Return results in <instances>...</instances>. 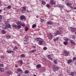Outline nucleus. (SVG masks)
I'll return each instance as SVG.
<instances>
[{
	"label": "nucleus",
	"instance_id": "nucleus-1",
	"mask_svg": "<svg viewBox=\"0 0 76 76\" xmlns=\"http://www.w3.org/2000/svg\"><path fill=\"white\" fill-rule=\"evenodd\" d=\"M36 41H38L39 42L38 44L39 45H42V42H44V40L42 38H37L35 39Z\"/></svg>",
	"mask_w": 76,
	"mask_h": 76
},
{
	"label": "nucleus",
	"instance_id": "nucleus-2",
	"mask_svg": "<svg viewBox=\"0 0 76 76\" xmlns=\"http://www.w3.org/2000/svg\"><path fill=\"white\" fill-rule=\"evenodd\" d=\"M6 74L8 76H10L12 75V71L11 70H8L6 72Z\"/></svg>",
	"mask_w": 76,
	"mask_h": 76
},
{
	"label": "nucleus",
	"instance_id": "nucleus-3",
	"mask_svg": "<svg viewBox=\"0 0 76 76\" xmlns=\"http://www.w3.org/2000/svg\"><path fill=\"white\" fill-rule=\"evenodd\" d=\"M48 36L49 39H53V35L51 33H49L48 34Z\"/></svg>",
	"mask_w": 76,
	"mask_h": 76
},
{
	"label": "nucleus",
	"instance_id": "nucleus-4",
	"mask_svg": "<svg viewBox=\"0 0 76 76\" xmlns=\"http://www.w3.org/2000/svg\"><path fill=\"white\" fill-rule=\"evenodd\" d=\"M61 32H62V31H61L60 30H58L56 31V32L55 33V34L56 35H58L60 34Z\"/></svg>",
	"mask_w": 76,
	"mask_h": 76
},
{
	"label": "nucleus",
	"instance_id": "nucleus-5",
	"mask_svg": "<svg viewBox=\"0 0 76 76\" xmlns=\"http://www.w3.org/2000/svg\"><path fill=\"white\" fill-rule=\"evenodd\" d=\"M20 19L21 20H23V19L25 20H26V18H25V16H24L23 15H21L20 16Z\"/></svg>",
	"mask_w": 76,
	"mask_h": 76
},
{
	"label": "nucleus",
	"instance_id": "nucleus-6",
	"mask_svg": "<svg viewBox=\"0 0 76 76\" xmlns=\"http://www.w3.org/2000/svg\"><path fill=\"white\" fill-rule=\"evenodd\" d=\"M6 28H10L11 27V26L10 25V24L8 23V22H7V23L6 25Z\"/></svg>",
	"mask_w": 76,
	"mask_h": 76
},
{
	"label": "nucleus",
	"instance_id": "nucleus-7",
	"mask_svg": "<svg viewBox=\"0 0 76 76\" xmlns=\"http://www.w3.org/2000/svg\"><path fill=\"white\" fill-rule=\"evenodd\" d=\"M73 61L72 59H69L67 61V63L68 64H70V63H72Z\"/></svg>",
	"mask_w": 76,
	"mask_h": 76
},
{
	"label": "nucleus",
	"instance_id": "nucleus-8",
	"mask_svg": "<svg viewBox=\"0 0 76 76\" xmlns=\"http://www.w3.org/2000/svg\"><path fill=\"white\" fill-rule=\"evenodd\" d=\"M58 69H59V68L58 67H54L53 68V71H57Z\"/></svg>",
	"mask_w": 76,
	"mask_h": 76
},
{
	"label": "nucleus",
	"instance_id": "nucleus-9",
	"mask_svg": "<svg viewBox=\"0 0 76 76\" xmlns=\"http://www.w3.org/2000/svg\"><path fill=\"white\" fill-rule=\"evenodd\" d=\"M70 42L72 45H75V42L73 41V40H70Z\"/></svg>",
	"mask_w": 76,
	"mask_h": 76
},
{
	"label": "nucleus",
	"instance_id": "nucleus-10",
	"mask_svg": "<svg viewBox=\"0 0 76 76\" xmlns=\"http://www.w3.org/2000/svg\"><path fill=\"white\" fill-rule=\"evenodd\" d=\"M50 3L51 4H52V5H53V4H56V3L54 2V0H51Z\"/></svg>",
	"mask_w": 76,
	"mask_h": 76
},
{
	"label": "nucleus",
	"instance_id": "nucleus-11",
	"mask_svg": "<svg viewBox=\"0 0 76 76\" xmlns=\"http://www.w3.org/2000/svg\"><path fill=\"white\" fill-rule=\"evenodd\" d=\"M47 23L48 25H53V22L51 21H48Z\"/></svg>",
	"mask_w": 76,
	"mask_h": 76
},
{
	"label": "nucleus",
	"instance_id": "nucleus-12",
	"mask_svg": "<svg viewBox=\"0 0 76 76\" xmlns=\"http://www.w3.org/2000/svg\"><path fill=\"white\" fill-rule=\"evenodd\" d=\"M59 39V37H57L56 38L54 39L53 40L54 42H56L57 41H58Z\"/></svg>",
	"mask_w": 76,
	"mask_h": 76
},
{
	"label": "nucleus",
	"instance_id": "nucleus-13",
	"mask_svg": "<svg viewBox=\"0 0 76 76\" xmlns=\"http://www.w3.org/2000/svg\"><path fill=\"white\" fill-rule=\"evenodd\" d=\"M71 30L72 32H75V31H76V29L74 28L71 27Z\"/></svg>",
	"mask_w": 76,
	"mask_h": 76
},
{
	"label": "nucleus",
	"instance_id": "nucleus-14",
	"mask_svg": "<svg viewBox=\"0 0 76 76\" xmlns=\"http://www.w3.org/2000/svg\"><path fill=\"white\" fill-rule=\"evenodd\" d=\"M23 57H25V55L24 54H22L20 55V58H22Z\"/></svg>",
	"mask_w": 76,
	"mask_h": 76
},
{
	"label": "nucleus",
	"instance_id": "nucleus-15",
	"mask_svg": "<svg viewBox=\"0 0 76 76\" xmlns=\"http://www.w3.org/2000/svg\"><path fill=\"white\" fill-rule=\"evenodd\" d=\"M48 58L50 59V60H53V59L51 58V56L50 55H48Z\"/></svg>",
	"mask_w": 76,
	"mask_h": 76
},
{
	"label": "nucleus",
	"instance_id": "nucleus-16",
	"mask_svg": "<svg viewBox=\"0 0 76 76\" xmlns=\"http://www.w3.org/2000/svg\"><path fill=\"white\" fill-rule=\"evenodd\" d=\"M29 72V71L28 70H26L24 72V73H25V74H28Z\"/></svg>",
	"mask_w": 76,
	"mask_h": 76
},
{
	"label": "nucleus",
	"instance_id": "nucleus-17",
	"mask_svg": "<svg viewBox=\"0 0 76 76\" xmlns=\"http://www.w3.org/2000/svg\"><path fill=\"white\" fill-rule=\"evenodd\" d=\"M12 27H13V28H17V26H16V25H12Z\"/></svg>",
	"mask_w": 76,
	"mask_h": 76
},
{
	"label": "nucleus",
	"instance_id": "nucleus-18",
	"mask_svg": "<svg viewBox=\"0 0 76 76\" xmlns=\"http://www.w3.org/2000/svg\"><path fill=\"white\" fill-rule=\"evenodd\" d=\"M72 4L71 3H69V2H67L66 4V6H72Z\"/></svg>",
	"mask_w": 76,
	"mask_h": 76
},
{
	"label": "nucleus",
	"instance_id": "nucleus-19",
	"mask_svg": "<svg viewBox=\"0 0 76 76\" xmlns=\"http://www.w3.org/2000/svg\"><path fill=\"white\" fill-rule=\"evenodd\" d=\"M4 69L0 68V71L1 72H4Z\"/></svg>",
	"mask_w": 76,
	"mask_h": 76
},
{
	"label": "nucleus",
	"instance_id": "nucleus-20",
	"mask_svg": "<svg viewBox=\"0 0 76 76\" xmlns=\"http://www.w3.org/2000/svg\"><path fill=\"white\" fill-rule=\"evenodd\" d=\"M1 32L2 34H5L6 33V31H4V30H2Z\"/></svg>",
	"mask_w": 76,
	"mask_h": 76
},
{
	"label": "nucleus",
	"instance_id": "nucleus-21",
	"mask_svg": "<svg viewBox=\"0 0 76 76\" xmlns=\"http://www.w3.org/2000/svg\"><path fill=\"white\" fill-rule=\"evenodd\" d=\"M37 51L36 50H32L31 51H30V53H35V51Z\"/></svg>",
	"mask_w": 76,
	"mask_h": 76
},
{
	"label": "nucleus",
	"instance_id": "nucleus-22",
	"mask_svg": "<svg viewBox=\"0 0 76 76\" xmlns=\"http://www.w3.org/2000/svg\"><path fill=\"white\" fill-rule=\"evenodd\" d=\"M17 71H19V72H22V70L20 69V68H18L17 69Z\"/></svg>",
	"mask_w": 76,
	"mask_h": 76
},
{
	"label": "nucleus",
	"instance_id": "nucleus-23",
	"mask_svg": "<svg viewBox=\"0 0 76 76\" xmlns=\"http://www.w3.org/2000/svg\"><path fill=\"white\" fill-rule=\"evenodd\" d=\"M18 50V47L15 46V48H13V50L14 51H15V50Z\"/></svg>",
	"mask_w": 76,
	"mask_h": 76
},
{
	"label": "nucleus",
	"instance_id": "nucleus-24",
	"mask_svg": "<svg viewBox=\"0 0 76 76\" xmlns=\"http://www.w3.org/2000/svg\"><path fill=\"white\" fill-rule=\"evenodd\" d=\"M75 75V73L74 72H72L71 73V74L70 75V76H74Z\"/></svg>",
	"mask_w": 76,
	"mask_h": 76
},
{
	"label": "nucleus",
	"instance_id": "nucleus-25",
	"mask_svg": "<svg viewBox=\"0 0 76 76\" xmlns=\"http://www.w3.org/2000/svg\"><path fill=\"white\" fill-rule=\"evenodd\" d=\"M41 66V65L40 64H38L37 65V68H40Z\"/></svg>",
	"mask_w": 76,
	"mask_h": 76
},
{
	"label": "nucleus",
	"instance_id": "nucleus-26",
	"mask_svg": "<svg viewBox=\"0 0 76 76\" xmlns=\"http://www.w3.org/2000/svg\"><path fill=\"white\" fill-rule=\"evenodd\" d=\"M22 13H25L26 12V10H24L23 9L21 10Z\"/></svg>",
	"mask_w": 76,
	"mask_h": 76
},
{
	"label": "nucleus",
	"instance_id": "nucleus-27",
	"mask_svg": "<svg viewBox=\"0 0 76 76\" xmlns=\"http://www.w3.org/2000/svg\"><path fill=\"white\" fill-rule=\"evenodd\" d=\"M17 25H21L22 22L20 21H18L17 23Z\"/></svg>",
	"mask_w": 76,
	"mask_h": 76
},
{
	"label": "nucleus",
	"instance_id": "nucleus-28",
	"mask_svg": "<svg viewBox=\"0 0 76 76\" xmlns=\"http://www.w3.org/2000/svg\"><path fill=\"white\" fill-rule=\"evenodd\" d=\"M42 4H46V3H45V1H42Z\"/></svg>",
	"mask_w": 76,
	"mask_h": 76
},
{
	"label": "nucleus",
	"instance_id": "nucleus-29",
	"mask_svg": "<svg viewBox=\"0 0 76 76\" xmlns=\"http://www.w3.org/2000/svg\"><path fill=\"white\" fill-rule=\"evenodd\" d=\"M36 24H34L32 26V28H34L35 27H36Z\"/></svg>",
	"mask_w": 76,
	"mask_h": 76
},
{
	"label": "nucleus",
	"instance_id": "nucleus-30",
	"mask_svg": "<svg viewBox=\"0 0 76 76\" xmlns=\"http://www.w3.org/2000/svg\"><path fill=\"white\" fill-rule=\"evenodd\" d=\"M40 21L41 22H44V19H41L40 20Z\"/></svg>",
	"mask_w": 76,
	"mask_h": 76
},
{
	"label": "nucleus",
	"instance_id": "nucleus-31",
	"mask_svg": "<svg viewBox=\"0 0 76 76\" xmlns=\"http://www.w3.org/2000/svg\"><path fill=\"white\" fill-rule=\"evenodd\" d=\"M7 53H12V51L10 50H7Z\"/></svg>",
	"mask_w": 76,
	"mask_h": 76
},
{
	"label": "nucleus",
	"instance_id": "nucleus-32",
	"mask_svg": "<svg viewBox=\"0 0 76 76\" xmlns=\"http://www.w3.org/2000/svg\"><path fill=\"white\" fill-rule=\"evenodd\" d=\"M17 28L18 29H19V28H21V26L20 25H18V26H17Z\"/></svg>",
	"mask_w": 76,
	"mask_h": 76
},
{
	"label": "nucleus",
	"instance_id": "nucleus-33",
	"mask_svg": "<svg viewBox=\"0 0 76 76\" xmlns=\"http://www.w3.org/2000/svg\"><path fill=\"white\" fill-rule=\"evenodd\" d=\"M59 7H61V8H63L64 7V6L60 4L59 5Z\"/></svg>",
	"mask_w": 76,
	"mask_h": 76
},
{
	"label": "nucleus",
	"instance_id": "nucleus-34",
	"mask_svg": "<svg viewBox=\"0 0 76 76\" xmlns=\"http://www.w3.org/2000/svg\"><path fill=\"white\" fill-rule=\"evenodd\" d=\"M67 73L69 74V75L70 76V74H71V72H70V71H67Z\"/></svg>",
	"mask_w": 76,
	"mask_h": 76
},
{
	"label": "nucleus",
	"instance_id": "nucleus-35",
	"mask_svg": "<svg viewBox=\"0 0 76 76\" xmlns=\"http://www.w3.org/2000/svg\"><path fill=\"white\" fill-rule=\"evenodd\" d=\"M11 37V36L9 35H8L7 36V38H8V39H9V38H10Z\"/></svg>",
	"mask_w": 76,
	"mask_h": 76
},
{
	"label": "nucleus",
	"instance_id": "nucleus-36",
	"mask_svg": "<svg viewBox=\"0 0 76 76\" xmlns=\"http://www.w3.org/2000/svg\"><path fill=\"white\" fill-rule=\"evenodd\" d=\"M19 63H20V64H22L23 63V62H22V61L20 60L19 61Z\"/></svg>",
	"mask_w": 76,
	"mask_h": 76
},
{
	"label": "nucleus",
	"instance_id": "nucleus-37",
	"mask_svg": "<svg viewBox=\"0 0 76 76\" xmlns=\"http://www.w3.org/2000/svg\"><path fill=\"white\" fill-rule=\"evenodd\" d=\"M69 53H70V52L69 51L67 52L66 53V56H67L69 54Z\"/></svg>",
	"mask_w": 76,
	"mask_h": 76
},
{
	"label": "nucleus",
	"instance_id": "nucleus-38",
	"mask_svg": "<svg viewBox=\"0 0 76 76\" xmlns=\"http://www.w3.org/2000/svg\"><path fill=\"white\" fill-rule=\"evenodd\" d=\"M64 45H67V42H64Z\"/></svg>",
	"mask_w": 76,
	"mask_h": 76
},
{
	"label": "nucleus",
	"instance_id": "nucleus-39",
	"mask_svg": "<svg viewBox=\"0 0 76 76\" xmlns=\"http://www.w3.org/2000/svg\"><path fill=\"white\" fill-rule=\"evenodd\" d=\"M1 19H2V16L1 15H0V21L1 22Z\"/></svg>",
	"mask_w": 76,
	"mask_h": 76
},
{
	"label": "nucleus",
	"instance_id": "nucleus-40",
	"mask_svg": "<svg viewBox=\"0 0 76 76\" xmlns=\"http://www.w3.org/2000/svg\"><path fill=\"white\" fill-rule=\"evenodd\" d=\"M53 62L55 64H57V61H54Z\"/></svg>",
	"mask_w": 76,
	"mask_h": 76
},
{
	"label": "nucleus",
	"instance_id": "nucleus-41",
	"mask_svg": "<svg viewBox=\"0 0 76 76\" xmlns=\"http://www.w3.org/2000/svg\"><path fill=\"white\" fill-rule=\"evenodd\" d=\"M22 9L25 10H26V7H22Z\"/></svg>",
	"mask_w": 76,
	"mask_h": 76
},
{
	"label": "nucleus",
	"instance_id": "nucleus-42",
	"mask_svg": "<svg viewBox=\"0 0 76 76\" xmlns=\"http://www.w3.org/2000/svg\"><path fill=\"white\" fill-rule=\"evenodd\" d=\"M21 26H25V25L24 24L22 23L21 24Z\"/></svg>",
	"mask_w": 76,
	"mask_h": 76
},
{
	"label": "nucleus",
	"instance_id": "nucleus-43",
	"mask_svg": "<svg viewBox=\"0 0 76 76\" xmlns=\"http://www.w3.org/2000/svg\"><path fill=\"white\" fill-rule=\"evenodd\" d=\"M46 6L47 7H50V5L48 4L46 5Z\"/></svg>",
	"mask_w": 76,
	"mask_h": 76
},
{
	"label": "nucleus",
	"instance_id": "nucleus-44",
	"mask_svg": "<svg viewBox=\"0 0 76 76\" xmlns=\"http://www.w3.org/2000/svg\"><path fill=\"white\" fill-rule=\"evenodd\" d=\"M7 9H10L11 8V6H8L7 7Z\"/></svg>",
	"mask_w": 76,
	"mask_h": 76
},
{
	"label": "nucleus",
	"instance_id": "nucleus-45",
	"mask_svg": "<svg viewBox=\"0 0 76 76\" xmlns=\"http://www.w3.org/2000/svg\"><path fill=\"white\" fill-rule=\"evenodd\" d=\"M47 49V48L46 47H45L43 48V50H46Z\"/></svg>",
	"mask_w": 76,
	"mask_h": 76
},
{
	"label": "nucleus",
	"instance_id": "nucleus-46",
	"mask_svg": "<svg viewBox=\"0 0 76 76\" xmlns=\"http://www.w3.org/2000/svg\"><path fill=\"white\" fill-rule=\"evenodd\" d=\"M75 38L76 37H75V36L74 35H73L72 36V38H73V39H75Z\"/></svg>",
	"mask_w": 76,
	"mask_h": 76
},
{
	"label": "nucleus",
	"instance_id": "nucleus-47",
	"mask_svg": "<svg viewBox=\"0 0 76 76\" xmlns=\"http://www.w3.org/2000/svg\"><path fill=\"white\" fill-rule=\"evenodd\" d=\"M25 31H27L28 30V28H25Z\"/></svg>",
	"mask_w": 76,
	"mask_h": 76
},
{
	"label": "nucleus",
	"instance_id": "nucleus-48",
	"mask_svg": "<svg viewBox=\"0 0 76 76\" xmlns=\"http://www.w3.org/2000/svg\"><path fill=\"white\" fill-rule=\"evenodd\" d=\"M31 47L32 48H36V47H35V46H34V45H32L31 46Z\"/></svg>",
	"mask_w": 76,
	"mask_h": 76
},
{
	"label": "nucleus",
	"instance_id": "nucleus-49",
	"mask_svg": "<svg viewBox=\"0 0 76 76\" xmlns=\"http://www.w3.org/2000/svg\"><path fill=\"white\" fill-rule=\"evenodd\" d=\"M3 65L2 64H0V67H3Z\"/></svg>",
	"mask_w": 76,
	"mask_h": 76
},
{
	"label": "nucleus",
	"instance_id": "nucleus-50",
	"mask_svg": "<svg viewBox=\"0 0 76 76\" xmlns=\"http://www.w3.org/2000/svg\"><path fill=\"white\" fill-rule=\"evenodd\" d=\"M65 41H69V39L66 38L65 39Z\"/></svg>",
	"mask_w": 76,
	"mask_h": 76
},
{
	"label": "nucleus",
	"instance_id": "nucleus-51",
	"mask_svg": "<svg viewBox=\"0 0 76 76\" xmlns=\"http://www.w3.org/2000/svg\"><path fill=\"white\" fill-rule=\"evenodd\" d=\"M73 60H76V57L73 58Z\"/></svg>",
	"mask_w": 76,
	"mask_h": 76
},
{
	"label": "nucleus",
	"instance_id": "nucleus-52",
	"mask_svg": "<svg viewBox=\"0 0 76 76\" xmlns=\"http://www.w3.org/2000/svg\"><path fill=\"white\" fill-rule=\"evenodd\" d=\"M69 6V7H70V8H73V7L72 6Z\"/></svg>",
	"mask_w": 76,
	"mask_h": 76
},
{
	"label": "nucleus",
	"instance_id": "nucleus-53",
	"mask_svg": "<svg viewBox=\"0 0 76 76\" xmlns=\"http://www.w3.org/2000/svg\"><path fill=\"white\" fill-rule=\"evenodd\" d=\"M15 67H18V65L15 64Z\"/></svg>",
	"mask_w": 76,
	"mask_h": 76
},
{
	"label": "nucleus",
	"instance_id": "nucleus-54",
	"mask_svg": "<svg viewBox=\"0 0 76 76\" xmlns=\"http://www.w3.org/2000/svg\"><path fill=\"white\" fill-rule=\"evenodd\" d=\"M58 76H63V75L60 74V75H59Z\"/></svg>",
	"mask_w": 76,
	"mask_h": 76
},
{
	"label": "nucleus",
	"instance_id": "nucleus-55",
	"mask_svg": "<svg viewBox=\"0 0 76 76\" xmlns=\"http://www.w3.org/2000/svg\"><path fill=\"white\" fill-rule=\"evenodd\" d=\"M64 53H66L67 52V51H64Z\"/></svg>",
	"mask_w": 76,
	"mask_h": 76
},
{
	"label": "nucleus",
	"instance_id": "nucleus-56",
	"mask_svg": "<svg viewBox=\"0 0 76 76\" xmlns=\"http://www.w3.org/2000/svg\"><path fill=\"white\" fill-rule=\"evenodd\" d=\"M2 12V10H0V13Z\"/></svg>",
	"mask_w": 76,
	"mask_h": 76
},
{
	"label": "nucleus",
	"instance_id": "nucleus-57",
	"mask_svg": "<svg viewBox=\"0 0 76 76\" xmlns=\"http://www.w3.org/2000/svg\"><path fill=\"white\" fill-rule=\"evenodd\" d=\"M0 5H1V3L0 1Z\"/></svg>",
	"mask_w": 76,
	"mask_h": 76
},
{
	"label": "nucleus",
	"instance_id": "nucleus-58",
	"mask_svg": "<svg viewBox=\"0 0 76 76\" xmlns=\"http://www.w3.org/2000/svg\"><path fill=\"white\" fill-rule=\"evenodd\" d=\"M18 76H20V74H19L18 75Z\"/></svg>",
	"mask_w": 76,
	"mask_h": 76
},
{
	"label": "nucleus",
	"instance_id": "nucleus-59",
	"mask_svg": "<svg viewBox=\"0 0 76 76\" xmlns=\"http://www.w3.org/2000/svg\"><path fill=\"white\" fill-rule=\"evenodd\" d=\"M11 52H12V53H14V51H11Z\"/></svg>",
	"mask_w": 76,
	"mask_h": 76
},
{
	"label": "nucleus",
	"instance_id": "nucleus-60",
	"mask_svg": "<svg viewBox=\"0 0 76 76\" xmlns=\"http://www.w3.org/2000/svg\"><path fill=\"white\" fill-rule=\"evenodd\" d=\"M74 9H76V7H75V8H74Z\"/></svg>",
	"mask_w": 76,
	"mask_h": 76
},
{
	"label": "nucleus",
	"instance_id": "nucleus-61",
	"mask_svg": "<svg viewBox=\"0 0 76 76\" xmlns=\"http://www.w3.org/2000/svg\"><path fill=\"white\" fill-rule=\"evenodd\" d=\"M69 11H67V12L68 13H69Z\"/></svg>",
	"mask_w": 76,
	"mask_h": 76
},
{
	"label": "nucleus",
	"instance_id": "nucleus-62",
	"mask_svg": "<svg viewBox=\"0 0 76 76\" xmlns=\"http://www.w3.org/2000/svg\"><path fill=\"white\" fill-rule=\"evenodd\" d=\"M33 76H36V75H34Z\"/></svg>",
	"mask_w": 76,
	"mask_h": 76
},
{
	"label": "nucleus",
	"instance_id": "nucleus-63",
	"mask_svg": "<svg viewBox=\"0 0 76 76\" xmlns=\"http://www.w3.org/2000/svg\"><path fill=\"white\" fill-rule=\"evenodd\" d=\"M25 44H27V43H25Z\"/></svg>",
	"mask_w": 76,
	"mask_h": 76
},
{
	"label": "nucleus",
	"instance_id": "nucleus-64",
	"mask_svg": "<svg viewBox=\"0 0 76 76\" xmlns=\"http://www.w3.org/2000/svg\"><path fill=\"white\" fill-rule=\"evenodd\" d=\"M2 57H3V56H2Z\"/></svg>",
	"mask_w": 76,
	"mask_h": 76
}]
</instances>
